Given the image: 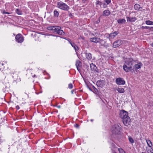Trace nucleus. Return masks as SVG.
Segmentation results:
<instances>
[{
  "mask_svg": "<svg viewBox=\"0 0 153 153\" xmlns=\"http://www.w3.org/2000/svg\"><path fill=\"white\" fill-rule=\"evenodd\" d=\"M137 61L138 60H134L132 58H126L123 65L124 71L126 72L130 71L133 72V71H134V62H137Z\"/></svg>",
  "mask_w": 153,
  "mask_h": 153,
  "instance_id": "f257e3e1",
  "label": "nucleus"
},
{
  "mask_svg": "<svg viewBox=\"0 0 153 153\" xmlns=\"http://www.w3.org/2000/svg\"><path fill=\"white\" fill-rule=\"evenodd\" d=\"M121 129L120 125L118 124H115L112 126L111 131L113 134L121 135L123 134V133L121 131Z\"/></svg>",
  "mask_w": 153,
  "mask_h": 153,
  "instance_id": "f03ea898",
  "label": "nucleus"
},
{
  "mask_svg": "<svg viewBox=\"0 0 153 153\" xmlns=\"http://www.w3.org/2000/svg\"><path fill=\"white\" fill-rule=\"evenodd\" d=\"M57 7L61 10L67 11H68L70 8V7L67 4L61 1L57 2Z\"/></svg>",
  "mask_w": 153,
  "mask_h": 153,
  "instance_id": "7ed1b4c3",
  "label": "nucleus"
},
{
  "mask_svg": "<svg viewBox=\"0 0 153 153\" xmlns=\"http://www.w3.org/2000/svg\"><path fill=\"white\" fill-rule=\"evenodd\" d=\"M53 27L52 32L54 33H57L60 35H63L65 34V33L63 30H61V28L60 26H54Z\"/></svg>",
  "mask_w": 153,
  "mask_h": 153,
  "instance_id": "20e7f679",
  "label": "nucleus"
},
{
  "mask_svg": "<svg viewBox=\"0 0 153 153\" xmlns=\"http://www.w3.org/2000/svg\"><path fill=\"white\" fill-rule=\"evenodd\" d=\"M119 115V117L121 118L122 119L127 117L128 116V112L123 109L121 110L120 111Z\"/></svg>",
  "mask_w": 153,
  "mask_h": 153,
  "instance_id": "39448f33",
  "label": "nucleus"
},
{
  "mask_svg": "<svg viewBox=\"0 0 153 153\" xmlns=\"http://www.w3.org/2000/svg\"><path fill=\"white\" fill-rule=\"evenodd\" d=\"M115 82L118 85H123L125 84L126 83L124 79L121 77L116 78Z\"/></svg>",
  "mask_w": 153,
  "mask_h": 153,
  "instance_id": "423d86ee",
  "label": "nucleus"
},
{
  "mask_svg": "<svg viewBox=\"0 0 153 153\" xmlns=\"http://www.w3.org/2000/svg\"><path fill=\"white\" fill-rule=\"evenodd\" d=\"M24 39L23 36L20 33L17 34L15 37L16 41L18 43L22 42L24 41Z\"/></svg>",
  "mask_w": 153,
  "mask_h": 153,
  "instance_id": "0eeeda50",
  "label": "nucleus"
},
{
  "mask_svg": "<svg viewBox=\"0 0 153 153\" xmlns=\"http://www.w3.org/2000/svg\"><path fill=\"white\" fill-rule=\"evenodd\" d=\"M90 67L91 70L92 71L97 73L100 72V70L97 68L96 65L93 63H91L90 64Z\"/></svg>",
  "mask_w": 153,
  "mask_h": 153,
  "instance_id": "6e6552de",
  "label": "nucleus"
},
{
  "mask_svg": "<svg viewBox=\"0 0 153 153\" xmlns=\"http://www.w3.org/2000/svg\"><path fill=\"white\" fill-rule=\"evenodd\" d=\"M122 120V121L125 126H128L130 124L131 119L129 116L127 117Z\"/></svg>",
  "mask_w": 153,
  "mask_h": 153,
  "instance_id": "1a4fd4ad",
  "label": "nucleus"
},
{
  "mask_svg": "<svg viewBox=\"0 0 153 153\" xmlns=\"http://www.w3.org/2000/svg\"><path fill=\"white\" fill-rule=\"evenodd\" d=\"M123 42L122 40L119 39L115 41L113 43V47L114 48L118 47L122 45Z\"/></svg>",
  "mask_w": 153,
  "mask_h": 153,
  "instance_id": "9d476101",
  "label": "nucleus"
},
{
  "mask_svg": "<svg viewBox=\"0 0 153 153\" xmlns=\"http://www.w3.org/2000/svg\"><path fill=\"white\" fill-rule=\"evenodd\" d=\"M143 65L142 63L140 62L137 64L134 65L133 69L134 70V71H133V72H134L135 71H137V69L140 68Z\"/></svg>",
  "mask_w": 153,
  "mask_h": 153,
  "instance_id": "9b49d317",
  "label": "nucleus"
},
{
  "mask_svg": "<svg viewBox=\"0 0 153 153\" xmlns=\"http://www.w3.org/2000/svg\"><path fill=\"white\" fill-rule=\"evenodd\" d=\"M69 42L71 45V46L74 48L75 50L76 53H77V51L79 50V47L74 42H73L71 39L70 41H69Z\"/></svg>",
  "mask_w": 153,
  "mask_h": 153,
  "instance_id": "f8f14e48",
  "label": "nucleus"
},
{
  "mask_svg": "<svg viewBox=\"0 0 153 153\" xmlns=\"http://www.w3.org/2000/svg\"><path fill=\"white\" fill-rule=\"evenodd\" d=\"M99 39L100 40H99L98 43H100L101 46L105 48H107L108 46V44L106 43V41L105 40H103V39H100L99 38Z\"/></svg>",
  "mask_w": 153,
  "mask_h": 153,
  "instance_id": "ddd939ff",
  "label": "nucleus"
},
{
  "mask_svg": "<svg viewBox=\"0 0 153 153\" xmlns=\"http://www.w3.org/2000/svg\"><path fill=\"white\" fill-rule=\"evenodd\" d=\"M76 66L77 68L78 71L80 72V69L79 68V67H81L82 66V63L79 60H76Z\"/></svg>",
  "mask_w": 153,
  "mask_h": 153,
  "instance_id": "4468645a",
  "label": "nucleus"
},
{
  "mask_svg": "<svg viewBox=\"0 0 153 153\" xmlns=\"http://www.w3.org/2000/svg\"><path fill=\"white\" fill-rule=\"evenodd\" d=\"M105 83L104 81L102 79L98 80L96 82V85L98 87L102 88L103 86V84Z\"/></svg>",
  "mask_w": 153,
  "mask_h": 153,
  "instance_id": "2eb2a0df",
  "label": "nucleus"
},
{
  "mask_svg": "<svg viewBox=\"0 0 153 153\" xmlns=\"http://www.w3.org/2000/svg\"><path fill=\"white\" fill-rule=\"evenodd\" d=\"M86 58L88 60H90L92 58V55L90 53L87 52V51L84 52Z\"/></svg>",
  "mask_w": 153,
  "mask_h": 153,
  "instance_id": "dca6fc26",
  "label": "nucleus"
},
{
  "mask_svg": "<svg viewBox=\"0 0 153 153\" xmlns=\"http://www.w3.org/2000/svg\"><path fill=\"white\" fill-rule=\"evenodd\" d=\"M99 39L98 37H92L90 38V42H94L96 43H98V41Z\"/></svg>",
  "mask_w": 153,
  "mask_h": 153,
  "instance_id": "f3484780",
  "label": "nucleus"
},
{
  "mask_svg": "<svg viewBox=\"0 0 153 153\" xmlns=\"http://www.w3.org/2000/svg\"><path fill=\"white\" fill-rule=\"evenodd\" d=\"M111 14V12L108 10H106L102 12V16H109Z\"/></svg>",
  "mask_w": 153,
  "mask_h": 153,
  "instance_id": "a211bd4d",
  "label": "nucleus"
},
{
  "mask_svg": "<svg viewBox=\"0 0 153 153\" xmlns=\"http://www.w3.org/2000/svg\"><path fill=\"white\" fill-rule=\"evenodd\" d=\"M119 33V32L118 31H116L113 33H111L110 34V38H114Z\"/></svg>",
  "mask_w": 153,
  "mask_h": 153,
  "instance_id": "6ab92c4d",
  "label": "nucleus"
},
{
  "mask_svg": "<svg viewBox=\"0 0 153 153\" xmlns=\"http://www.w3.org/2000/svg\"><path fill=\"white\" fill-rule=\"evenodd\" d=\"M142 29H148L150 31H153V27L143 26H142L141 27Z\"/></svg>",
  "mask_w": 153,
  "mask_h": 153,
  "instance_id": "aec40b11",
  "label": "nucleus"
},
{
  "mask_svg": "<svg viewBox=\"0 0 153 153\" xmlns=\"http://www.w3.org/2000/svg\"><path fill=\"white\" fill-rule=\"evenodd\" d=\"M126 20L125 19H119L117 20V23L120 25L125 23L126 22Z\"/></svg>",
  "mask_w": 153,
  "mask_h": 153,
  "instance_id": "412c9836",
  "label": "nucleus"
},
{
  "mask_svg": "<svg viewBox=\"0 0 153 153\" xmlns=\"http://www.w3.org/2000/svg\"><path fill=\"white\" fill-rule=\"evenodd\" d=\"M134 7L135 10H139L140 8H142V7H140V5L137 4H135L134 5Z\"/></svg>",
  "mask_w": 153,
  "mask_h": 153,
  "instance_id": "4be33fe9",
  "label": "nucleus"
},
{
  "mask_svg": "<svg viewBox=\"0 0 153 153\" xmlns=\"http://www.w3.org/2000/svg\"><path fill=\"white\" fill-rule=\"evenodd\" d=\"M53 13H54V17L56 18H57L58 17L59 13L56 10H54L53 11Z\"/></svg>",
  "mask_w": 153,
  "mask_h": 153,
  "instance_id": "5701e85b",
  "label": "nucleus"
},
{
  "mask_svg": "<svg viewBox=\"0 0 153 153\" xmlns=\"http://www.w3.org/2000/svg\"><path fill=\"white\" fill-rule=\"evenodd\" d=\"M117 90L120 93H123L125 92L124 89L123 88H118Z\"/></svg>",
  "mask_w": 153,
  "mask_h": 153,
  "instance_id": "b1692460",
  "label": "nucleus"
},
{
  "mask_svg": "<svg viewBox=\"0 0 153 153\" xmlns=\"http://www.w3.org/2000/svg\"><path fill=\"white\" fill-rule=\"evenodd\" d=\"M92 85V88L94 91H93V92L96 94H99L100 92H99L97 89L93 85Z\"/></svg>",
  "mask_w": 153,
  "mask_h": 153,
  "instance_id": "393cba45",
  "label": "nucleus"
},
{
  "mask_svg": "<svg viewBox=\"0 0 153 153\" xmlns=\"http://www.w3.org/2000/svg\"><path fill=\"white\" fill-rule=\"evenodd\" d=\"M102 4V2L99 0L97 1L95 3L96 6V7H98L99 5H100V6H101Z\"/></svg>",
  "mask_w": 153,
  "mask_h": 153,
  "instance_id": "a878e982",
  "label": "nucleus"
},
{
  "mask_svg": "<svg viewBox=\"0 0 153 153\" xmlns=\"http://www.w3.org/2000/svg\"><path fill=\"white\" fill-rule=\"evenodd\" d=\"M16 13H17L18 15H21L22 14V11L19 9H16Z\"/></svg>",
  "mask_w": 153,
  "mask_h": 153,
  "instance_id": "bb28decb",
  "label": "nucleus"
},
{
  "mask_svg": "<svg viewBox=\"0 0 153 153\" xmlns=\"http://www.w3.org/2000/svg\"><path fill=\"white\" fill-rule=\"evenodd\" d=\"M146 24L149 25H153V22L150 20H146L145 21Z\"/></svg>",
  "mask_w": 153,
  "mask_h": 153,
  "instance_id": "cd10ccee",
  "label": "nucleus"
},
{
  "mask_svg": "<svg viewBox=\"0 0 153 153\" xmlns=\"http://www.w3.org/2000/svg\"><path fill=\"white\" fill-rule=\"evenodd\" d=\"M147 144L149 147H151L152 146V142L149 140H146Z\"/></svg>",
  "mask_w": 153,
  "mask_h": 153,
  "instance_id": "c85d7f7f",
  "label": "nucleus"
},
{
  "mask_svg": "<svg viewBox=\"0 0 153 153\" xmlns=\"http://www.w3.org/2000/svg\"><path fill=\"white\" fill-rule=\"evenodd\" d=\"M118 150L120 153H126V152L122 148H118Z\"/></svg>",
  "mask_w": 153,
  "mask_h": 153,
  "instance_id": "c756f323",
  "label": "nucleus"
},
{
  "mask_svg": "<svg viewBox=\"0 0 153 153\" xmlns=\"http://www.w3.org/2000/svg\"><path fill=\"white\" fill-rule=\"evenodd\" d=\"M130 20L131 21V22H134L137 19L135 17H130Z\"/></svg>",
  "mask_w": 153,
  "mask_h": 153,
  "instance_id": "7c9ffc66",
  "label": "nucleus"
},
{
  "mask_svg": "<svg viewBox=\"0 0 153 153\" xmlns=\"http://www.w3.org/2000/svg\"><path fill=\"white\" fill-rule=\"evenodd\" d=\"M104 37L107 39H109L110 38V34L107 33H105L104 35Z\"/></svg>",
  "mask_w": 153,
  "mask_h": 153,
  "instance_id": "2f4dec72",
  "label": "nucleus"
},
{
  "mask_svg": "<svg viewBox=\"0 0 153 153\" xmlns=\"http://www.w3.org/2000/svg\"><path fill=\"white\" fill-rule=\"evenodd\" d=\"M128 140L129 142L131 143H134V140L132 137H128Z\"/></svg>",
  "mask_w": 153,
  "mask_h": 153,
  "instance_id": "473e14b6",
  "label": "nucleus"
},
{
  "mask_svg": "<svg viewBox=\"0 0 153 153\" xmlns=\"http://www.w3.org/2000/svg\"><path fill=\"white\" fill-rule=\"evenodd\" d=\"M68 13H69V17H71V19H73L74 17V16L73 15V14L70 13V12L69 11H68Z\"/></svg>",
  "mask_w": 153,
  "mask_h": 153,
  "instance_id": "72a5a7b5",
  "label": "nucleus"
},
{
  "mask_svg": "<svg viewBox=\"0 0 153 153\" xmlns=\"http://www.w3.org/2000/svg\"><path fill=\"white\" fill-rule=\"evenodd\" d=\"M54 26H50V27H47V29L48 30H52L53 31V28H54Z\"/></svg>",
  "mask_w": 153,
  "mask_h": 153,
  "instance_id": "f704fd0d",
  "label": "nucleus"
},
{
  "mask_svg": "<svg viewBox=\"0 0 153 153\" xmlns=\"http://www.w3.org/2000/svg\"><path fill=\"white\" fill-rule=\"evenodd\" d=\"M107 4H109L111 2V0H105L104 1Z\"/></svg>",
  "mask_w": 153,
  "mask_h": 153,
  "instance_id": "c9c22d12",
  "label": "nucleus"
},
{
  "mask_svg": "<svg viewBox=\"0 0 153 153\" xmlns=\"http://www.w3.org/2000/svg\"><path fill=\"white\" fill-rule=\"evenodd\" d=\"M73 88V85L72 83H70L68 85V88L70 89L72 88Z\"/></svg>",
  "mask_w": 153,
  "mask_h": 153,
  "instance_id": "e433bc0d",
  "label": "nucleus"
},
{
  "mask_svg": "<svg viewBox=\"0 0 153 153\" xmlns=\"http://www.w3.org/2000/svg\"><path fill=\"white\" fill-rule=\"evenodd\" d=\"M127 19V22H131V21L130 20V17H129L127 16L126 17Z\"/></svg>",
  "mask_w": 153,
  "mask_h": 153,
  "instance_id": "4c0bfd02",
  "label": "nucleus"
},
{
  "mask_svg": "<svg viewBox=\"0 0 153 153\" xmlns=\"http://www.w3.org/2000/svg\"><path fill=\"white\" fill-rule=\"evenodd\" d=\"M61 38H62L65 39H66V40H67L68 42L69 41H70V40L71 39H69V38H67V37H61Z\"/></svg>",
  "mask_w": 153,
  "mask_h": 153,
  "instance_id": "58836bf2",
  "label": "nucleus"
},
{
  "mask_svg": "<svg viewBox=\"0 0 153 153\" xmlns=\"http://www.w3.org/2000/svg\"><path fill=\"white\" fill-rule=\"evenodd\" d=\"M103 7L104 8H105L107 7V4L104 3L103 4Z\"/></svg>",
  "mask_w": 153,
  "mask_h": 153,
  "instance_id": "ea45409f",
  "label": "nucleus"
},
{
  "mask_svg": "<svg viewBox=\"0 0 153 153\" xmlns=\"http://www.w3.org/2000/svg\"><path fill=\"white\" fill-rule=\"evenodd\" d=\"M74 126L76 128H79V125L77 124H75L74 125Z\"/></svg>",
  "mask_w": 153,
  "mask_h": 153,
  "instance_id": "a19ab883",
  "label": "nucleus"
},
{
  "mask_svg": "<svg viewBox=\"0 0 153 153\" xmlns=\"http://www.w3.org/2000/svg\"><path fill=\"white\" fill-rule=\"evenodd\" d=\"M100 17L99 18L97 19V20L96 21V24H98L100 22Z\"/></svg>",
  "mask_w": 153,
  "mask_h": 153,
  "instance_id": "79ce46f5",
  "label": "nucleus"
},
{
  "mask_svg": "<svg viewBox=\"0 0 153 153\" xmlns=\"http://www.w3.org/2000/svg\"><path fill=\"white\" fill-rule=\"evenodd\" d=\"M85 83L86 84H87V83L85 81ZM87 86L88 88L91 91H92L93 92L92 89L91 88H89V86H88V85H87Z\"/></svg>",
  "mask_w": 153,
  "mask_h": 153,
  "instance_id": "37998d69",
  "label": "nucleus"
},
{
  "mask_svg": "<svg viewBox=\"0 0 153 153\" xmlns=\"http://www.w3.org/2000/svg\"><path fill=\"white\" fill-rule=\"evenodd\" d=\"M16 108L17 109H19V105H17L16 106Z\"/></svg>",
  "mask_w": 153,
  "mask_h": 153,
  "instance_id": "c03bdc74",
  "label": "nucleus"
},
{
  "mask_svg": "<svg viewBox=\"0 0 153 153\" xmlns=\"http://www.w3.org/2000/svg\"><path fill=\"white\" fill-rule=\"evenodd\" d=\"M6 12L4 10H3L2 12V13L3 14H5Z\"/></svg>",
  "mask_w": 153,
  "mask_h": 153,
  "instance_id": "a18cd8bd",
  "label": "nucleus"
},
{
  "mask_svg": "<svg viewBox=\"0 0 153 153\" xmlns=\"http://www.w3.org/2000/svg\"><path fill=\"white\" fill-rule=\"evenodd\" d=\"M86 68L87 69H89V66L87 65H86ZM87 70H88V69H87Z\"/></svg>",
  "mask_w": 153,
  "mask_h": 153,
  "instance_id": "49530a36",
  "label": "nucleus"
},
{
  "mask_svg": "<svg viewBox=\"0 0 153 153\" xmlns=\"http://www.w3.org/2000/svg\"><path fill=\"white\" fill-rule=\"evenodd\" d=\"M151 104L152 105H153V101H151L150 102Z\"/></svg>",
  "mask_w": 153,
  "mask_h": 153,
  "instance_id": "de8ad7c7",
  "label": "nucleus"
},
{
  "mask_svg": "<svg viewBox=\"0 0 153 153\" xmlns=\"http://www.w3.org/2000/svg\"><path fill=\"white\" fill-rule=\"evenodd\" d=\"M150 46L152 47H153V42L152 43H151L150 45Z\"/></svg>",
  "mask_w": 153,
  "mask_h": 153,
  "instance_id": "09e8293b",
  "label": "nucleus"
},
{
  "mask_svg": "<svg viewBox=\"0 0 153 153\" xmlns=\"http://www.w3.org/2000/svg\"><path fill=\"white\" fill-rule=\"evenodd\" d=\"M74 90H72L71 91V93L72 94H73L74 92Z\"/></svg>",
  "mask_w": 153,
  "mask_h": 153,
  "instance_id": "8fccbe9b",
  "label": "nucleus"
},
{
  "mask_svg": "<svg viewBox=\"0 0 153 153\" xmlns=\"http://www.w3.org/2000/svg\"><path fill=\"white\" fill-rule=\"evenodd\" d=\"M111 145L112 146H115L114 144L113 143H111Z\"/></svg>",
  "mask_w": 153,
  "mask_h": 153,
  "instance_id": "3c124183",
  "label": "nucleus"
},
{
  "mask_svg": "<svg viewBox=\"0 0 153 153\" xmlns=\"http://www.w3.org/2000/svg\"><path fill=\"white\" fill-rule=\"evenodd\" d=\"M10 13H8V12H6L5 13V14H10Z\"/></svg>",
  "mask_w": 153,
  "mask_h": 153,
  "instance_id": "603ef678",
  "label": "nucleus"
},
{
  "mask_svg": "<svg viewBox=\"0 0 153 153\" xmlns=\"http://www.w3.org/2000/svg\"><path fill=\"white\" fill-rule=\"evenodd\" d=\"M57 107L59 108H60V105H58L57 106Z\"/></svg>",
  "mask_w": 153,
  "mask_h": 153,
  "instance_id": "864d4df0",
  "label": "nucleus"
},
{
  "mask_svg": "<svg viewBox=\"0 0 153 153\" xmlns=\"http://www.w3.org/2000/svg\"><path fill=\"white\" fill-rule=\"evenodd\" d=\"M82 0V1H84V2H85V1H86L87 0Z\"/></svg>",
  "mask_w": 153,
  "mask_h": 153,
  "instance_id": "5fc2aeb1",
  "label": "nucleus"
},
{
  "mask_svg": "<svg viewBox=\"0 0 153 153\" xmlns=\"http://www.w3.org/2000/svg\"><path fill=\"white\" fill-rule=\"evenodd\" d=\"M90 121H91V122H93V119H91Z\"/></svg>",
  "mask_w": 153,
  "mask_h": 153,
  "instance_id": "6e6d98bb",
  "label": "nucleus"
},
{
  "mask_svg": "<svg viewBox=\"0 0 153 153\" xmlns=\"http://www.w3.org/2000/svg\"><path fill=\"white\" fill-rule=\"evenodd\" d=\"M79 91L80 92H82V90H79Z\"/></svg>",
  "mask_w": 153,
  "mask_h": 153,
  "instance_id": "4d7b16f0",
  "label": "nucleus"
},
{
  "mask_svg": "<svg viewBox=\"0 0 153 153\" xmlns=\"http://www.w3.org/2000/svg\"><path fill=\"white\" fill-rule=\"evenodd\" d=\"M35 76H36V75H34L33 76V77H34Z\"/></svg>",
  "mask_w": 153,
  "mask_h": 153,
  "instance_id": "13d9d810",
  "label": "nucleus"
},
{
  "mask_svg": "<svg viewBox=\"0 0 153 153\" xmlns=\"http://www.w3.org/2000/svg\"><path fill=\"white\" fill-rule=\"evenodd\" d=\"M1 65H4V64L3 63H2Z\"/></svg>",
  "mask_w": 153,
  "mask_h": 153,
  "instance_id": "bf43d9fd",
  "label": "nucleus"
},
{
  "mask_svg": "<svg viewBox=\"0 0 153 153\" xmlns=\"http://www.w3.org/2000/svg\"><path fill=\"white\" fill-rule=\"evenodd\" d=\"M102 100V102H104V103H105V102H104V101H103V100Z\"/></svg>",
  "mask_w": 153,
  "mask_h": 153,
  "instance_id": "052dcab7",
  "label": "nucleus"
},
{
  "mask_svg": "<svg viewBox=\"0 0 153 153\" xmlns=\"http://www.w3.org/2000/svg\"><path fill=\"white\" fill-rule=\"evenodd\" d=\"M151 152L152 153H153V152Z\"/></svg>",
  "mask_w": 153,
  "mask_h": 153,
  "instance_id": "680f3d73",
  "label": "nucleus"
},
{
  "mask_svg": "<svg viewBox=\"0 0 153 153\" xmlns=\"http://www.w3.org/2000/svg\"><path fill=\"white\" fill-rule=\"evenodd\" d=\"M3 90H4V88H3Z\"/></svg>",
  "mask_w": 153,
  "mask_h": 153,
  "instance_id": "e2e57ef3",
  "label": "nucleus"
}]
</instances>
